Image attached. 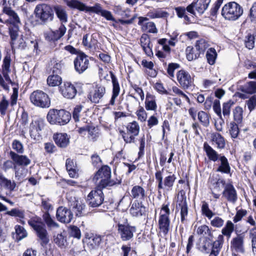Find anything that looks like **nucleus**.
I'll use <instances>...</instances> for the list:
<instances>
[{
    "label": "nucleus",
    "instance_id": "obj_8",
    "mask_svg": "<svg viewBox=\"0 0 256 256\" xmlns=\"http://www.w3.org/2000/svg\"><path fill=\"white\" fill-rule=\"evenodd\" d=\"M201 211L202 215L210 220V224L212 226L216 228H220L223 226L224 221L222 218L216 216L212 218L215 215V213L210 208L206 202H202Z\"/></svg>",
    "mask_w": 256,
    "mask_h": 256
},
{
    "label": "nucleus",
    "instance_id": "obj_11",
    "mask_svg": "<svg viewBox=\"0 0 256 256\" xmlns=\"http://www.w3.org/2000/svg\"><path fill=\"white\" fill-rule=\"evenodd\" d=\"M74 63L76 71L80 74L86 71L90 65L88 56L84 53L78 55Z\"/></svg>",
    "mask_w": 256,
    "mask_h": 256
},
{
    "label": "nucleus",
    "instance_id": "obj_38",
    "mask_svg": "<svg viewBox=\"0 0 256 256\" xmlns=\"http://www.w3.org/2000/svg\"><path fill=\"white\" fill-rule=\"evenodd\" d=\"M74 212L76 216L80 217L86 215L88 212L86 211V206L84 204L76 202V204L74 206Z\"/></svg>",
    "mask_w": 256,
    "mask_h": 256
},
{
    "label": "nucleus",
    "instance_id": "obj_7",
    "mask_svg": "<svg viewBox=\"0 0 256 256\" xmlns=\"http://www.w3.org/2000/svg\"><path fill=\"white\" fill-rule=\"evenodd\" d=\"M103 187H99V186L95 189L91 190L87 196L86 201L90 206L96 208L100 206L104 200V194L102 190Z\"/></svg>",
    "mask_w": 256,
    "mask_h": 256
},
{
    "label": "nucleus",
    "instance_id": "obj_53",
    "mask_svg": "<svg viewBox=\"0 0 256 256\" xmlns=\"http://www.w3.org/2000/svg\"><path fill=\"white\" fill-rule=\"evenodd\" d=\"M180 220L182 222H184L188 214V207L186 199L182 200L181 204H180Z\"/></svg>",
    "mask_w": 256,
    "mask_h": 256
},
{
    "label": "nucleus",
    "instance_id": "obj_23",
    "mask_svg": "<svg viewBox=\"0 0 256 256\" xmlns=\"http://www.w3.org/2000/svg\"><path fill=\"white\" fill-rule=\"evenodd\" d=\"M110 76L112 84V96L110 101L109 104L114 106L115 104L116 99L120 94V86L118 80L114 74L112 72H110Z\"/></svg>",
    "mask_w": 256,
    "mask_h": 256
},
{
    "label": "nucleus",
    "instance_id": "obj_56",
    "mask_svg": "<svg viewBox=\"0 0 256 256\" xmlns=\"http://www.w3.org/2000/svg\"><path fill=\"white\" fill-rule=\"evenodd\" d=\"M42 218L48 226L55 228L58 226V224L51 218L48 212H45L43 214Z\"/></svg>",
    "mask_w": 256,
    "mask_h": 256
},
{
    "label": "nucleus",
    "instance_id": "obj_28",
    "mask_svg": "<svg viewBox=\"0 0 256 256\" xmlns=\"http://www.w3.org/2000/svg\"><path fill=\"white\" fill-rule=\"evenodd\" d=\"M36 236L40 241V244L44 246L49 242V236L48 232L44 224L42 225L36 230Z\"/></svg>",
    "mask_w": 256,
    "mask_h": 256
},
{
    "label": "nucleus",
    "instance_id": "obj_42",
    "mask_svg": "<svg viewBox=\"0 0 256 256\" xmlns=\"http://www.w3.org/2000/svg\"><path fill=\"white\" fill-rule=\"evenodd\" d=\"M196 232L198 235L214 238L210 228L206 224H202L198 226Z\"/></svg>",
    "mask_w": 256,
    "mask_h": 256
},
{
    "label": "nucleus",
    "instance_id": "obj_20",
    "mask_svg": "<svg viewBox=\"0 0 256 256\" xmlns=\"http://www.w3.org/2000/svg\"><path fill=\"white\" fill-rule=\"evenodd\" d=\"M44 126V121L41 118H37L30 124V134L32 138L36 139V137L38 136L40 132Z\"/></svg>",
    "mask_w": 256,
    "mask_h": 256
},
{
    "label": "nucleus",
    "instance_id": "obj_26",
    "mask_svg": "<svg viewBox=\"0 0 256 256\" xmlns=\"http://www.w3.org/2000/svg\"><path fill=\"white\" fill-rule=\"evenodd\" d=\"M53 138L56 144L60 148H66L70 143V137L66 133L54 134Z\"/></svg>",
    "mask_w": 256,
    "mask_h": 256
},
{
    "label": "nucleus",
    "instance_id": "obj_24",
    "mask_svg": "<svg viewBox=\"0 0 256 256\" xmlns=\"http://www.w3.org/2000/svg\"><path fill=\"white\" fill-rule=\"evenodd\" d=\"M130 196L136 202H142L146 198V192L143 188L140 186L132 187L130 194Z\"/></svg>",
    "mask_w": 256,
    "mask_h": 256
},
{
    "label": "nucleus",
    "instance_id": "obj_3",
    "mask_svg": "<svg viewBox=\"0 0 256 256\" xmlns=\"http://www.w3.org/2000/svg\"><path fill=\"white\" fill-rule=\"evenodd\" d=\"M163 170L164 168L161 170L156 171L155 173L156 180L158 184V188L159 192L160 190L166 192H169L172 190L176 178L172 172H169L168 175L163 178Z\"/></svg>",
    "mask_w": 256,
    "mask_h": 256
},
{
    "label": "nucleus",
    "instance_id": "obj_18",
    "mask_svg": "<svg viewBox=\"0 0 256 256\" xmlns=\"http://www.w3.org/2000/svg\"><path fill=\"white\" fill-rule=\"evenodd\" d=\"M176 77L178 81L183 88H188L192 85V78L188 72L180 70L177 72Z\"/></svg>",
    "mask_w": 256,
    "mask_h": 256
},
{
    "label": "nucleus",
    "instance_id": "obj_33",
    "mask_svg": "<svg viewBox=\"0 0 256 256\" xmlns=\"http://www.w3.org/2000/svg\"><path fill=\"white\" fill-rule=\"evenodd\" d=\"M204 150L210 160L216 162L220 158L218 154L206 142L204 144Z\"/></svg>",
    "mask_w": 256,
    "mask_h": 256
},
{
    "label": "nucleus",
    "instance_id": "obj_52",
    "mask_svg": "<svg viewBox=\"0 0 256 256\" xmlns=\"http://www.w3.org/2000/svg\"><path fill=\"white\" fill-rule=\"evenodd\" d=\"M217 54L216 50L214 48H209L206 54V57L208 63L210 64H214L215 63Z\"/></svg>",
    "mask_w": 256,
    "mask_h": 256
},
{
    "label": "nucleus",
    "instance_id": "obj_57",
    "mask_svg": "<svg viewBox=\"0 0 256 256\" xmlns=\"http://www.w3.org/2000/svg\"><path fill=\"white\" fill-rule=\"evenodd\" d=\"M88 133V138L92 141L96 140L99 136L97 128L92 125H90Z\"/></svg>",
    "mask_w": 256,
    "mask_h": 256
},
{
    "label": "nucleus",
    "instance_id": "obj_39",
    "mask_svg": "<svg viewBox=\"0 0 256 256\" xmlns=\"http://www.w3.org/2000/svg\"><path fill=\"white\" fill-rule=\"evenodd\" d=\"M234 224L230 220H228L222 230V234L221 235L230 238L234 230Z\"/></svg>",
    "mask_w": 256,
    "mask_h": 256
},
{
    "label": "nucleus",
    "instance_id": "obj_25",
    "mask_svg": "<svg viewBox=\"0 0 256 256\" xmlns=\"http://www.w3.org/2000/svg\"><path fill=\"white\" fill-rule=\"evenodd\" d=\"M53 10L60 23L66 24L68 22V14L64 6L56 4L53 6Z\"/></svg>",
    "mask_w": 256,
    "mask_h": 256
},
{
    "label": "nucleus",
    "instance_id": "obj_5",
    "mask_svg": "<svg viewBox=\"0 0 256 256\" xmlns=\"http://www.w3.org/2000/svg\"><path fill=\"white\" fill-rule=\"evenodd\" d=\"M30 102L36 106L47 108L50 106V99L47 94L40 90L33 92L30 96Z\"/></svg>",
    "mask_w": 256,
    "mask_h": 256
},
{
    "label": "nucleus",
    "instance_id": "obj_16",
    "mask_svg": "<svg viewBox=\"0 0 256 256\" xmlns=\"http://www.w3.org/2000/svg\"><path fill=\"white\" fill-rule=\"evenodd\" d=\"M64 2L70 8L90 14L92 6H87L80 0H64Z\"/></svg>",
    "mask_w": 256,
    "mask_h": 256
},
{
    "label": "nucleus",
    "instance_id": "obj_15",
    "mask_svg": "<svg viewBox=\"0 0 256 256\" xmlns=\"http://www.w3.org/2000/svg\"><path fill=\"white\" fill-rule=\"evenodd\" d=\"M73 217L72 212L67 208L62 206L58 208L56 218L59 222L64 224H68L71 222Z\"/></svg>",
    "mask_w": 256,
    "mask_h": 256
},
{
    "label": "nucleus",
    "instance_id": "obj_37",
    "mask_svg": "<svg viewBox=\"0 0 256 256\" xmlns=\"http://www.w3.org/2000/svg\"><path fill=\"white\" fill-rule=\"evenodd\" d=\"M212 140L217 145L218 148L222 149L225 147V140L219 133L216 132L212 134Z\"/></svg>",
    "mask_w": 256,
    "mask_h": 256
},
{
    "label": "nucleus",
    "instance_id": "obj_44",
    "mask_svg": "<svg viewBox=\"0 0 256 256\" xmlns=\"http://www.w3.org/2000/svg\"><path fill=\"white\" fill-rule=\"evenodd\" d=\"M127 130L128 132L134 136V137L137 136L140 132V126L138 123L134 121L132 122H130L126 126Z\"/></svg>",
    "mask_w": 256,
    "mask_h": 256
},
{
    "label": "nucleus",
    "instance_id": "obj_55",
    "mask_svg": "<svg viewBox=\"0 0 256 256\" xmlns=\"http://www.w3.org/2000/svg\"><path fill=\"white\" fill-rule=\"evenodd\" d=\"M15 230L16 233V239L17 240L20 241L22 239L26 238L28 234L25 229L20 226H15Z\"/></svg>",
    "mask_w": 256,
    "mask_h": 256
},
{
    "label": "nucleus",
    "instance_id": "obj_64",
    "mask_svg": "<svg viewBox=\"0 0 256 256\" xmlns=\"http://www.w3.org/2000/svg\"><path fill=\"white\" fill-rule=\"evenodd\" d=\"M12 146L13 150L17 152L16 154H23L24 152V146L22 142L16 140H13Z\"/></svg>",
    "mask_w": 256,
    "mask_h": 256
},
{
    "label": "nucleus",
    "instance_id": "obj_58",
    "mask_svg": "<svg viewBox=\"0 0 256 256\" xmlns=\"http://www.w3.org/2000/svg\"><path fill=\"white\" fill-rule=\"evenodd\" d=\"M230 134L232 138H236L238 136L240 130L237 124L234 122H231L228 125Z\"/></svg>",
    "mask_w": 256,
    "mask_h": 256
},
{
    "label": "nucleus",
    "instance_id": "obj_35",
    "mask_svg": "<svg viewBox=\"0 0 256 256\" xmlns=\"http://www.w3.org/2000/svg\"><path fill=\"white\" fill-rule=\"evenodd\" d=\"M145 107L148 110H155L157 108L156 97L154 96L147 93L145 100Z\"/></svg>",
    "mask_w": 256,
    "mask_h": 256
},
{
    "label": "nucleus",
    "instance_id": "obj_19",
    "mask_svg": "<svg viewBox=\"0 0 256 256\" xmlns=\"http://www.w3.org/2000/svg\"><path fill=\"white\" fill-rule=\"evenodd\" d=\"M9 154L14 162L19 166L26 167L31 163V160L26 155H20L12 150Z\"/></svg>",
    "mask_w": 256,
    "mask_h": 256
},
{
    "label": "nucleus",
    "instance_id": "obj_31",
    "mask_svg": "<svg viewBox=\"0 0 256 256\" xmlns=\"http://www.w3.org/2000/svg\"><path fill=\"white\" fill-rule=\"evenodd\" d=\"M0 186L12 192L14 190L16 184L14 181L8 179L2 172H0Z\"/></svg>",
    "mask_w": 256,
    "mask_h": 256
},
{
    "label": "nucleus",
    "instance_id": "obj_50",
    "mask_svg": "<svg viewBox=\"0 0 256 256\" xmlns=\"http://www.w3.org/2000/svg\"><path fill=\"white\" fill-rule=\"evenodd\" d=\"M177 16L180 18H183L186 24L191 22L190 18L186 14V9L183 7H178L175 8Z\"/></svg>",
    "mask_w": 256,
    "mask_h": 256
},
{
    "label": "nucleus",
    "instance_id": "obj_61",
    "mask_svg": "<svg viewBox=\"0 0 256 256\" xmlns=\"http://www.w3.org/2000/svg\"><path fill=\"white\" fill-rule=\"evenodd\" d=\"M7 214L12 216L18 217L20 218H24L25 214L24 210L18 208H12L10 211H8L6 213Z\"/></svg>",
    "mask_w": 256,
    "mask_h": 256
},
{
    "label": "nucleus",
    "instance_id": "obj_27",
    "mask_svg": "<svg viewBox=\"0 0 256 256\" xmlns=\"http://www.w3.org/2000/svg\"><path fill=\"white\" fill-rule=\"evenodd\" d=\"M142 202H134L130 210V214L135 217H140L146 213V207L142 204Z\"/></svg>",
    "mask_w": 256,
    "mask_h": 256
},
{
    "label": "nucleus",
    "instance_id": "obj_2",
    "mask_svg": "<svg viewBox=\"0 0 256 256\" xmlns=\"http://www.w3.org/2000/svg\"><path fill=\"white\" fill-rule=\"evenodd\" d=\"M72 118L71 114L64 110H58L50 109L49 110L46 118L51 124H58L60 126L67 124Z\"/></svg>",
    "mask_w": 256,
    "mask_h": 256
},
{
    "label": "nucleus",
    "instance_id": "obj_54",
    "mask_svg": "<svg viewBox=\"0 0 256 256\" xmlns=\"http://www.w3.org/2000/svg\"><path fill=\"white\" fill-rule=\"evenodd\" d=\"M198 119L204 126H208L210 124V116L207 113L200 111L198 114Z\"/></svg>",
    "mask_w": 256,
    "mask_h": 256
},
{
    "label": "nucleus",
    "instance_id": "obj_29",
    "mask_svg": "<svg viewBox=\"0 0 256 256\" xmlns=\"http://www.w3.org/2000/svg\"><path fill=\"white\" fill-rule=\"evenodd\" d=\"M244 236L238 235L231 241V247L237 252L243 253L244 251Z\"/></svg>",
    "mask_w": 256,
    "mask_h": 256
},
{
    "label": "nucleus",
    "instance_id": "obj_63",
    "mask_svg": "<svg viewBox=\"0 0 256 256\" xmlns=\"http://www.w3.org/2000/svg\"><path fill=\"white\" fill-rule=\"evenodd\" d=\"M8 105V100H6V96L3 95L0 101V113L2 115L6 114Z\"/></svg>",
    "mask_w": 256,
    "mask_h": 256
},
{
    "label": "nucleus",
    "instance_id": "obj_14",
    "mask_svg": "<svg viewBox=\"0 0 256 256\" xmlns=\"http://www.w3.org/2000/svg\"><path fill=\"white\" fill-rule=\"evenodd\" d=\"M96 14L100 15L102 16L106 20L114 22V23L113 24V25L115 27L118 24L115 20L112 12L107 10H104L102 8L101 4L99 3H96L93 6H92L90 14Z\"/></svg>",
    "mask_w": 256,
    "mask_h": 256
},
{
    "label": "nucleus",
    "instance_id": "obj_41",
    "mask_svg": "<svg viewBox=\"0 0 256 256\" xmlns=\"http://www.w3.org/2000/svg\"><path fill=\"white\" fill-rule=\"evenodd\" d=\"M62 79L58 74H54L50 75L47 78V83L50 86H56L61 84Z\"/></svg>",
    "mask_w": 256,
    "mask_h": 256
},
{
    "label": "nucleus",
    "instance_id": "obj_13",
    "mask_svg": "<svg viewBox=\"0 0 256 256\" xmlns=\"http://www.w3.org/2000/svg\"><path fill=\"white\" fill-rule=\"evenodd\" d=\"M211 0H197L186 8L188 12L195 14L194 10L200 14H202L207 9Z\"/></svg>",
    "mask_w": 256,
    "mask_h": 256
},
{
    "label": "nucleus",
    "instance_id": "obj_45",
    "mask_svg": "<svg viewBox=\"0 0 256 256\" xmlns=\"http://www.w3.org/2000/svg\"><path fill=\"white\" fill-rule=\"evenodd\" d=\"M54 242L60 248H65L66 242V236L62 234H58L54 236Z\"/></svg>",
    "mask_w": 256,
    "mask_h": 256
},
{
    "label": "nucleus",
    "instance_id": "obj_34",
    "mask_svg": "<svg viewBox=\"0 0 256 256\" xmlns=\"http://www.w3.org/2000/svg\"><path fill=\"white\" fill-rule=\"evenodd\" d=\"M218 159L220 164L217 168L216 172L226 174L230 173V167L227 158L224 156H220Z\"/></svg>",
    "mask_w": 256,
    "mask_h": 256
},
{
    "label": "nucleus",
    "instance_id": "obj_62",
    "mask_svg": "<svg viewBox=\"0 0 256 256\" xmlns=\"http://www.w3.org/2000/svg\"><path fill=\"white\" fill-rule=\"evenodd\" d=\"M208 46V42L203 39L197 40L195 45L196 48L200 52V54L203 53Z\"/></svg>",
    "mask_w": 256,
    "mask_h": 256
},
{
    "label": "nucleus",
    "instance_id": "obj_32",
    "mask_svg": "<svg viewBox=\"0 0 256 256\" xmlns=\"http://www.w3.org/2000/svg\"><path fill=\"white\" fill-rule=\"evenodd\" d=\"M148 20L147 18L140 17L138 24L142 26V30L146 32H156V28L153 22H144Z\"/></svg>",
    "mask_w": 256,
    "mask_h": 256
},
{
    "label": "nucleus",
    "instance_id": "obj_48",
    "mask_svg": "<svg viewBox=\"0 0 256 256\" xmlns=\"http://www.w3.org/2000/svg\"><path fill=\"white\" fill-rule=\"evenodd\" d=\"M42 207L46 210V212L52 210L53 207L51 204V200L50 198L44 195L41 196Z\"/></svg>",
    "mask_w": 256,
    "mask_h": 256
},
{
    "label": "nucleus",
    "instance_id": "obj_12",
    "mask_svg": "<svg viewBox=\"0 0 256 256\" xmlns=\"http://www.w3.org/2000/svg\"><path fill=\"white\" fill-rule=\"evenodd\" d=\"M106 94V88L101 84H96L93 86L89 93L88 98L94 103H98Z\"/></svg>",
    "mask_w": 256,
    "mask_h": 256
},
{
    "label": "nucleus",
    "instance_id": "obj_30",
    "mask_svg": "<svg viewBox=\"0 0 256 256\" xmlns=\"http://www.w3.org/2000/svg\"><path fill=\"white\" fill-rule=\"evenodd\" d=\"M213 238L205 236L202 242L198 246V249L203 253H209L212 250Z\"/></svg>",
    "mask_w": 256,
    "mask_h": 256
},
{
    "label": "nucleus",
    "instance_id": "obj_1",
    "mask_svg": "<svg viewBox=\"0 0 256 256\" xmlns=\"http://www.w3.org/2000/svg\"><path fill=\"white\" fill-rule=\"evenodd\" d=\"M111 176V170L108 166H102L95 174L93 180L98 182L100 180L98 186L99 187L108 188L116 184H119L120 182L118 180L116 181L110 180Z\"/></svg>",
    "mask_w": 256,
    "mask_h": 256
},
{
    "label": "nucleus",
    "instance_id": "obj_40",
    "mask_svg": "<svg viewBox=\"0 0 256 256\" xmlns=\"http://www.w3.org/2000/svg\"><path fill=\"white\" fill-rule=\"evenodd\" d=\"M240 90L245 93L252 94L256 92V82H250L240 87Z\"/></svg>",
    "mask_w": 256,
    "mask_h": 256
},
{
    "label": "nucleus",
    "instance_id": "obj_10",
    "mask_svg": "<svg viewBox=\"0 0 256 256\" xmlns=\"http://www.w3.org/2000/svg\"><path fill=\"white\" fill-rule=\"evenodd\" d=\"M118 232L123 241H127L132 239L134 236V233L136 231L135 226H131L128 224L118 223Z\"/></svg>",
    "mask_w": 256,
    "mask_h": 256
},
{
    "label": "nucleus",
    "instance_id": "obj_4",
    "mask_svg": "<svg viewBox=\"0 0 256 256\" xmlns=\"http://www.w3.org/2000/svg\"><path fill=\"white\" fill-rule=\"evenodd\" d=\"M243 14L242 8L234 2H230L226 4L222 8V14L226 20H236Z\"/></svg>",
    "mask_w": 256,
    "mask_h": 256
},
{
    "label": "nucleus",
    "instance_id": "obj_59",
    "mask_svg": "<svg viewBox=\"0 0 256 256\" xmlns=\"http://www.w3.org/2000/svg\"><path fill=\"white\" fill-rule=\"evenodd\" d=\"M10 58L8 56H6L4 59L2 64V74L4 78H6V76H8V73L10 71Z\"/></svg>",
    "mask_w": 256,
    "mask_h": 256
},
{
    "label": "nucleus",
    "instance_id": "obj_43",
    "mask_svg": "<svg viewBox=\"0 0 256 256\" xmlns=\"http://www.w3.org/2000/svg\"><path fill=\"white\" fill-rule=\"evenodd\" d=\"M66 168L71 178H74L76 175V166L72 160L68 158L66 162Z\"/></svg>",
    "mask_w": 256,
    "mask_h": 256
},
{
    "label": "nucleus",
    "instance_id": "obj_60",
    "mask_svg": "<svg viewBox=\"0 0 256 256\" xmlns=\"http://www.w3.org/2000/svg\"><path fill=\"white\" fill-rule=\"evenodd\" d=\"M213 109L214 112L220 118V124L224 123V120L222 118V110L220 106V100H215L213 102Z\"/></svg>",
    "mask_w": 256,
    "mask_h": 256
},
{
    "label": "nucleus",
    "instance_id": "obj_49",
    "mask_svg": "<svg viewBox=\"0 0 256 256\" xmlns=\"http://www.w3.org/2000/svg\"><path fill=\"white\" fill-rule=\"evenodd\" d=\"M148 16L152 18H165L168 16V14L160 10H154L150 12L148 14Z\"/></svg>",
    "mask_w": 256,
    "mask_h": 256
},
{
    "label": "nucleus",
    "instance_id": "obj_36",
    "mask_svg": "<svg viewBox=\"0 0 256 256\" xmlns=\"http://www.w3.org/2000/svg\"><path fill=\"white\" fill-rule=\"evenodd\" d=\"M186 58L189 61L198 58L200 54V52L196 47L194 48L192 46H188L186 48Z\"/></svg>",
    "mask_w": 256,
    "mask_h": 256
},
{
    "label": "nucleus",
    "instance_id": "obj_46",
    "mask_svg": "<svg viewBox=\"0 0 256 256\" xmlns=\"http://www.w3.org/2000/svg\"><path fill=\"white\" fill-rule=\"evenodd\" d=\"M224 242V236H222V235H219L216 240H212V250H214L215 252L220 253V252L222 248Z\"/></svg>",
    "mask_w": 256,
    "mask_h": 256
},
{
    "label": "nucleus",
    "instance_id": "obj_47",
    "mask_svg": "<svg viewBox=\"0 0 256 256\" xmlns=\"http://www.w3.org/2000/svg\"><path fill=\"white\" fill-rule=\"evenodd\" d=\"M114 12L122 18H129L130 16V12L128 8H124L122 6H115L114 8Z\"/></svg>",
    "mask_w": 256,
    "mask_h": 256
},
{
    "label": "nucleus",
    "instance_id": "obj_6",
    "mask_svg": "<svg viewBox=\"0 0 256 256\" xmlns=\"http://www.w3.org/2000/svg\"><path fill=\"white\" fill-rule=\"evenodd\" d=\"M34 14L36 18L44 22L52 21L54 18L53 8L44 4L37 5L34 9Z\"/></svg>",
    "mask_w": 256,
    "mask_h": 256
},
{
    "label": "nucleus",
    "instance_id": "obj_9",
    "mask_svg": "<svg viewBox=\"0 0 256 256\" xmlns=\"http://www.w3.org/2000/svg\"><path fill=\"white\" fill-rule=\"evenodd\" d=\"M3 11L10 16V32H18L21 24L18 14L8 6H4Z\"/></svg>",
    "mask_w": 256,
    "mask_h": 256
},
{
    "label": "nucleus",
    "instance_id": "obj_22",
    "mask_svg": "<svg viewBox=\"0 0 256 256\" xmlns=\"http://www.w3.org/2000/svg\"><path fill=\"white\" fill-rule=\"evenodd\" d=\"M170 216L160 215L158 220V228L160 231L164 235L168 234L170 230Z\"/></svg>",
    "mask_w": 256,
    "mask_h": 256
},
{
    "label": "nucleus",
    "instance_id": "obj_21",
    "mask_svg": "<svg viewBox=\"0 0 256 256\" xmlns=\"http://www.w3.org/2000/svg\"><path fill=\"white\" fill-rule=\"evenodd\" d=\"M62 94L66 98L72 99L76 94L77 91L75 86L68 82H64V86L60 88Z\"/></svg>",
    "mask_w": 256,
    "mask_h": 256
},
{
    "label": "nucleus",
    "instance_id": "obj_17",
    "mask_svg": "<svg viewBox=\"0 0 256 256\" xmlns=\"http://www.w3.org/2000/svg\"><path fill=\"white\" fill-rule=\"evenodd\" d=\"M222 196L228 202L233 204H234L238 200L236 191L231 183H228L226 184L222 192Z\"/></svg>",
    "mask_w": 256,
    "mask_h": 256
},
{
    "label": "nucleus",
    "instance_id": "obj_51",
    "mask_svg": "<svg viewBox=\"0 0 256 256\" xmlns=\"http://www.w3.org/2000/svg\"><path fill=\"white\" fill-rule=\"evenodd\" d=\"M94 33L91 36V38L90 40H88V34H86L83 36L82 44L84 46L88 48H92L94 44H96L97 40L94 39L96 37L94 36Z\"/></svg>",
    "mask_w": 256,
    "mask_h": 256
}]
</instances>
